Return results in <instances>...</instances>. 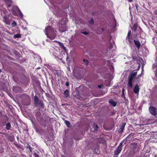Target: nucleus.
Returning a JSON list of instances; mask_svg holds the SVG:
<instances>
[{"label": "nucleus", "mask_w": 157, "mask_h": 157, "mask_svg": "<svg viewBox=\"0 0 157 157\" xmlns=\"http://www.w3.org/2000/svg\"><path fill=\"white\" fill-rule=\"evenodd\" d=\"M69 91L67 90H66L64 93V94L66 97H67L68 95Z\"/></svg>", "instance_id": "obj_16"}, {"label": "nucleus", "mask_w": 157, "mask_h": 157, "mask_svg": "<svg viewBox=\"0 0 157 157\" xmlns=\"http://www.w3.org/2000/svg\"><path fill=\"white\" fill-rule=\"evenodd\" d=\"M157 73H156V75H155V76H157Z\"/></svg>", "instance_id": "obj_36"}, {"label": "nucleus", "mask_w": 157, "mask_h": 157, "mask_svg": "<svg viewBox=\"0 0 157 157\" xmlns=\"http://www.w3.org/2000/svg\"><path fill=\"white\" fill-rule=\"evenodd\" d=\"M123 144V142L121 143L118 147H120L121 148H122V145Z\"/></svg>", "instance_id": "obj_25"}, {"label": "nucleus", "mask_w": 157, "mask_h": 157, "mask_svg": "<svg viewBox=\"0 0 157 157\" xmlns=\"http://www.w3.org/2000/svg\"><path fill=\"white\" fill-rule=\"evenodd\" d=\"M133 82V79L128 78V82L127 84L128 87L132 88V83Z\"/></svg>", "instance_id": "obj_3"}, {"label": "nucleus", "mask_w": 157, "mask_h": 157, "mask_svg": "<svg viewBox=\"0 0 157 157\" xmlns=\"http://www.w3.org/2000/svg\"><path fill=\"white\" fill-rule=\"evenodd\" d=\"M137 24L135 23L133 26V27L132 28V29H133L134 31H136V29L137 28Z\"/></svg>", "instance_id": "obj_17"}, {"label": "nucleus", "mask_w": 157, "mask_h": 157, "mask_svg": "<svg viewBox=\"0 0 157 157\" xmlns=\"http://www.w3.org/2000/svg\"><path fill=\"white\" fill-rule=\"evenodd\" d=\"M7 3L8 7H10L12 3L11 0H7L5 1Z\"/></svg>", "instance_id": "obj_13"}, {"label": "nucleus", "mask_w": 157, "mask_h": 157, "mask_svg": "<svg viewBox=\"0 0 157 157\" xmlns=\"http://www.w3.org/2000/svg\"><path fill=\"white\" fill-rule=\"evenodd\" d=\"M122 148H121L120 147H118L116 149V150L114 151V154L115 155H118L121 152Z\"/></svg>", "instance_id": "obj_6"}, {"label": "nucleus", "mask_w": 157, "mask_h": 157, "mask_svg": "<svg viewBox=\"0 0 157 157\" xmlns=\"http://www.w3.org/2000/svg\"><path fill=\"white\" fill-rule=\"evenodd\" d=\"M130 136V135H128V136L126 138V140L128 141H129L131 140V139H130L129 137Z\"/></svg>", "instance_id": "obj_23"}, {"label": "nucleus", "mask_w": 157, "mask_h": 157, "mask_svg": "<svg viewBox=\"0 0 157 157\" xmlns=\"http://www.w3.org/2000/svg\"><path fill=\"white\" fill-rule=\"evenodd\" d=\"M34 102L35 103L37 104L38 103V101L39 100L38 98L36 96H35L34 97Z\"/></svg>", "instance_id": "obj_15"}, {"label": "nucleus", "mask_w": 157, "mask_h": 157, "mask_svg": "<svg viewBox=\"0 0 157 157\" xmlns=\"http://www.w3.org/2000/svg\"><path fill=\"white\" fill-rule=\"evenodd\" d=\"M98 86L100 88V87H101V86Z\"/></svg>", "instance_id": "obj_34"}, {"label": "nucleus", "mask_w": 157, "mask_h": 157, "mask_svg": "<svg viewBox=\"0 0 157 157\" xmlns=\"http://www.w3.org/2000/svg\"><path fill=\"white\" fill-rule=\"evenodd\" d=\"M137 72H136L133 71L129 75V78L133 79L137 75Z\"/></svg>", "instance_id": "obj_7"}, {"label": "nucleus", "mask_w": 157, "mask_h": 157, "mask_svg": "<svg viewBox=\"0 0 157 157\" xmlns=\"http://www.w3.org/2000/svg\"><path fill=\"white\" fill-rule=\"evenodd\" d=\"M12 25L13 26H16L17 25V24H16V22H15L14 21H13V23H12Z\"/></svg>", "instance_id": "obj_24"}, {"label": "nucleus", "mask_w": 157, "mask_h": 157, "mask_svg": "<svg viewBox=\"0 0 157 157\" xmlns=\"http://www.w3.org/2000/svg\"><path fill=\"white\" fill-rule=\"evenodd\" d=\"M11 127V125L10 123H8L6 124V129L7 130H9Z\"/></svg>", "instance_id": "obj_18"}, {"label": "nucleus", "mask_w": 157, "mask_h": 157, "mask_svg": "<svg viewBox=\"0 0 157 157\" xmlns=\"http://www.w3.org/2000/svg\"><path fill=\"white\" fill-rule=\"evenodd\" d=\"M101 32H102L104 30V29L103 28H102L101 29Z\"/></svg>", "instance_id": "obj_29"}, {"label": "nucleus", "mask_w": 157, "mask_h": 157, "mask_svg": "<svg viewBox=\"0 0 157 157\" xmlns=\"http://www.w3.org/2000/svg\"><path fill=\"white\" fill-rule=\"evenodd\" d=\"M134 42L135 45L137 47L138 49H139L140 46V44L139 41L137 40H134Z\"/></svg>", "instance_id": "obj_9"}, {"label": "nucleus", "mask_w": 157, "mask_h": 157, "mask_svg": "<svg viewBox=\"0 0 157 157\" xmlns=\"http://www.w3.org/2000/svg\"><path fill=\"white\" fill-rule=\"evenodd\" d=\"M109 103L115 107L116 106L117 103L113 100H110L109 101Z\"/></svg>", "instance_id": "obj_11"}, {"label": "nucleus", "mask_w": 157, "mask_h": 157, "mask_svg": "<svg viewBox=\"0 0 157 157\" xmlns=\"http://www.w3.org/2000/svg\"><path fill=\"white\" fill-rule=\"evenodd\" d=\"M16 10L19 13V15L21 17H22L23 16V15L22 14V13L21 12L20 10H19V8L16 6H14L13 7V9L12 10V11L13 12L14 10Z\"/></svg>", "instance_id": "obj_4"}, {"label": "nucleus", "mask_w": 157, "mask_h": 157, "mask_svg": "<svg viewBox=\"0 0 157 157\" xmlns=\"http://www.w3.org/2000/svg\"><path fill=\"white\" fill-rule=\"evenodd\" d=\"M14 36L15 37L18 38L20 37L21 35L20 34H17L15 35Z\"/></svg>", "instance_id": "obj_21"}, {"label": "nucleus", "mask_w": 157, "mask_h": 157, "mask_svg": "<svg viewBox=\"0 0 157 157\" xmlns=\"http://www.w3.org/2000/svg\"><path fill=\"white\" fill-rule=\"evenodd\" d=\"M31 148L30 147V148H29L30 150L31 151Z\"/></svg>", "instance_id": "obj_33"}, {"label": "nucleus", "mask_w": 157, "mask_h": 157, "mask_svg": "<svg viewBox=\"0 0 157 157\" xmlns=\"http://www.w3.org/2000/svg\"><path fill=\"white\" fill-rule=\"evenodd\" d=\"M149 110L151 113L153 115H156V109L152 106H150L149 108Z\"/></svg>", "instance_id": "obj_2"}, {"label": "nucleus", "mask_w": 157, "mask_h": 157, "mask_svg": "<svg viewBox=\"0 0 157 157\" xmlns=\"http://www.w3.org/2000/svg\"><path fill=\"white\" fill-rule=\"evenodd\" d=\"M154 14L157 15V10L154 11Z\"/></svg>", "instance_id": "obj_27"}, {"label": "nucleus", "mask_w": 157, "mask_h": 157, "mask_svg": "<svg viewBox=\"0 0 157 157\" xmlns=\"http://www.w3.org/2000/svg\"><path fill=\"white\" fill-rule=\"evenodd\" d=\"M131 34V31L130 30L128 32V36L126 38V39L128 40V41L130 42L131 43V41L130 39V36Z\"/></svg>", "instance_id": "obj_14"}, {"label": "nucleus", "mask_w": 157, "mask_h": 157, "mask_svg": "<svg viewBox=\"0 0 157 157\" xmlns=\"http://www.w3.org/2000/svg\"><path fill=\"white\" fill-rule=\"evenodd\" d=\"M66 85L67 86H68L69 85V84L68 82H67L66 84Z\"/></svg>", "instance_id": "obj_28"}, {"label": "nucleus", "mask_w": 157, "mask_h": 157, "mask_svg": "<svg viewBox=\"0 0 157 157\" xmlns=\"http://www.w3.org/2000/svg\"><path fill=\"white\" fill-rule=\"evenodd\" d=\"M61 157H65L64 156L62 155V156Z\"/></svg>", "instance_id": "obj_35"}, {"label": "nucleus", "mask_w": 157, "mask_h": 157, "mask_svg": "<svg viewBox=\"0 0 157 157\" xmlns=\"http://www.w3.org/2000/svg\"><path fill=\"white\" fill-rule=\"evenodd\" d=\"M65 122L66 124V125H67V127H69L70 126V123L69 121H65Z\"/></svg>", "instance_id": "obj_19"}, {"label": "nucleus", "mask_w": 157, "mask_h": 157, "mask_svg": "<svg viewBox=\"0 0 157 157\" xmlns=\"http://www.w3.org/2000/svg\"><path fill=\"white\" fill-rule=\"evenodd\" d=\"M83 33L85 34H87V33L86 32H84Z\"/></svg>", "instance_id": "obj_31"}, {"label": "nucleus", "mask_w": 157, "mask_h": 157, "mask_svg": "<svg viewBox=\"0 0 157 157\" xmlns=\"http://www.w3.org/2000/svg\"><path fill=\"white\" fill-rule=\"evenodd\" d=\"M44 33L47 37L49 38L51 40L54 39L56 35L55 32L50 26L45 28Z\"/></svg>", "instance_id": "obj_1"}, {"label": "nucleus", "mask_w": 157, "mask_h": 157, "mask_svg": "<svg viewBox=\"0 0 157 157\" xmlns=\"http://www.w3.org/2000/svg\"><path fill=\"white\" fill-rule=\"evenodd\" d=\"M125 124L124 123H122L121 128L118 130V132L120 133L122 132L123 131L124 127L125 126Z\"/></svg>", "instance_id": "obj_10"}, {"label": "nucleus", "mask_w": 157, "mask_h": 157, "mask_svg": "<svg viewBox=\"0 0 157 157\" xmlns=\"http://www.w3.org/2000/svg\"><path fill=\"white\" fill-rule=\"evenodd\" d=\"M59 29V31L60 32H64V31H61L60 30V28Z\"/></svg>", "instance_id": "obj_30"}, {"label": "nucleus", "mask_w": 157, "mask_h": 157, "mask_svg": "<svg viewBox=\"0 0 157 157\" xmlns=\"http://www.w3.org/2000/svg\"><path fill=\"white\" fill-rule=\"evenodd\" d=\"M3 20L6 24H10V22L9 19L6 15L3 16Z\"/></svg>", "instance_id": "obj_8"}, {"label": "nucleus", "mask_w": 157, "mask_h": 157, "mask_svg": "<svg viewBox=\"0 0 157 157\" xmlns=\"http://www.w3.org/2000/svg\"><path fill=\"white\" fill-rule=\"evenodd\" d=\"M83 61V62L85 63V64L86 65H87L88 64L89 62L87 60L84 59Z\"/></svg>", "instance_id": "obj_20"}, {"label": "nucleus", "mask_w": 157, "mask_h": 157, "mask_svg": "<svg viewBox=\"0 0 157 157\" xmlns=\"http://www.w3.org/2000/svg\"><path fill=\"white\" fill-rule=\"evenodd\" d=\"M5 133L4 132H0V136H2L3 135H5Z\"/></svg>", "instance_id": "obj_26"}, {"label": "nucleus", "mask_w": 157, "mask_h": 157, "mask_svg": "<svg viewBox=\"0 0 157 157\" xmlns=\"http://www.w3.org/2000/svg\"><path fill=\"white\" fill-rule=\"evenodd\" d=\"M98 126L96 124H94L93 125V128L92 129V131H97L98 130Z\"/></svg>", "instance_id": "obj_12"}, {"label": "nucleus", "mask_w": 157, "mask_h": 157, "mask_svg": "<svg viewBox=\"0 0 157 157\" xmlns=\"http://www.w3.org/2000/svg\"><path fill=\"white\" fill-rule=\"evenodd\" d=\"M94 19L93 18H91L90 21V23L91 24H93L94 23Z\"/></svg>", "instance_id": "obj_22"}, {"label": "nucleus", "mask_w": 157, "mask_h": 157, "mask_svg": "<svg viewBox=\"0 0 157 157\" xmlns=\"http://www.w3.org/2000/svg\"><path fill=\"white\" fill-rule=\"evenodd\" d=\"M129 2H131L132 0H128Z\"/></svg>", "instance_id": "obj_32"}, {"label": "nucleus", "mask_w": 157, "mask_h": 157, "mask_svg": "<svg viewBox=\"0 0 157 157\" xmlns=\"http://www.w3.org/2000/svg\"><path fill=\"white\" fill-rule=\"evenodd\" d=\"M139 90L140 88L139 87V86L137 84L135 86L134 88V92L135 94H136L137 95H138L139 94Z\"/></svg>", "instance_id": "obj_5"}]
</instances>
